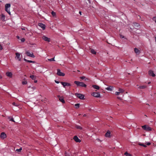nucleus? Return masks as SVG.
I'll return each instance as SVG.
<instances>
[{
	"mask_svg": "<svg viewBox=\"0 0 156 156\" xmlns=\"http://www.w3.org/2000/svg\"><path fill=\"white\" fill-rule=\"evenodd\" d=\"M74 83L75 84H76L77 86H80L85 87H87V85L82 82L75 81Z\"/></svg>",
	"mask_w": 156,
	"mask_h": 156,
	"instance_id": "1",
	"label": "nucleus"
},
{
	"mask_svg": "<svg viewBox=\"0 0 156 156\" xmlns=\"http://www.w3.org/2000/svg\"><path fill=\"white\" fill-rule=\"evenodd\" d=\"M11 5L10 4H6L5 5V10L6 11L9 15L10 14V8Z\"/></svg>",
	"mask_w": 156,
	"mask_h": 156,
	"instance_id": "2",
	"label": "nucleus"
},
{
	"mask_svg": "<svg viewBox=\"0 0 156 156\" xmlns=\"http://www.w3.org/2000/svg\"><path fill=\"white\" fill-rule=\"evenodd\" d=\"M142 128L146 131H150L151 130V129L149 126L145 125L141 126Z\"/></svg>",
	"mask_w": 156,
	"mask_h": 156,
	"instance_id": "3",
	"label": "nucleus"
},
{
	"mask_svg": "<svg viewBox=\"0 0 156 156\" xmlns=\"http://www.w3.org/2000/svg\"><path fill=\"white\" fill-rule=\"evenodd\" d=\"M75 95L76 97L78 98H79L81 99H83L84 98V95L82 94L79 93H76Z\"/></svg>",
	"mask_w": 156,
	"mask_h": 156,
	"instance_id": "4",
	"label": "nucleus"
},
{
	"mask_svg": "<svg viewBox=\"0 0 156 156\" xmlns=\"http://www.w3.org/2000/svg\"><path fill=\"white\" fill-rule=\"evenodd\" d=\"M57 74L60 76H64L65 75V74L61 72L60 70L59 69H57Z\"/></svg>",
	"mask_w": 156,
	"mask_h": 156,
	"instance_id": "5",
	"label": "nucleus"
},
{
	"mask_svg": "<svg viewBox=\"0 0 156 156\" xmlns=\"http://www.w3.org/2000/svg\"><path fill=\"white\" fill-rule=\"evenodd\" d=\"M91 95L96 98H100V94L98 92H93L92 93Z\"/></svg>",
	"mask_w": 156,
	"mask_h": 156,
	"instance_id": "6",
	"label": "nucleus"
},
{
	"mask_svg": "<svg viewBox=\"0 0 156 156\" xmlns=\"http://www.w3.org/2000/svg\"><path fill=\"white\" fill-rule=\"evenodd\" d=\"M25 54L27 56H28L32 58H34L35 57V56L34 55V54L33 53H31L28 51H26Z\"/></svg>",
	"mask_w": 156,
	"mask_h": 156,
	"instance_id": "7",
	"label": "nucleus"
},
{
	"mask_svg": "<svg viewBox=\"0 0 156 156\" xmlns=\"http://www.w3.org/2000/svg\"><path fill=\"white\" fill-rule=\"evenodd\" d=\"M61 83L62 84L63 86L64 87H65L66 86H70L71 85V84L70 83H66V82H61Z\"/></svg>",
	"mask_w": 156,
	"mask_h": 156,
	"instance_id": "8",
	"label": "nucleus"
},
{
	"mask_svg": "<svg viewBox=\"0 0 156 156\" xmlns=\"http://www.w3.org/2000/svg\"><path fill=\"white\" fill-rule=\"evenodd\" d=\"M42 39L44 41L49 42L50 41V39L46 37L45 36H43L42 37Z\"/></svg>",
	"mask_w": 156,
	"mask_h": 156,
	"instance_id": "9",
	"label": "nucleus"
},
{
	"mask_svg": "<svg viewBox=\"0 0 156 156\" xmlns=\"http://www.w3.org/2000/svg\"><path fill=\"white\" fill-rule=\"evenodd\" d=\"M59 98V100L62 103H65V101L64 99V98L63 97L60 96L59 95L57 96Z\"/></svg>",
	"mask_w": 156,
	"mask_h": 156,
	"instance_id": "10",
	"label": "nucleus"
},
{
	"mask_svg": "<svg viewBox=\"0 0 156 156\" xmlns=\"http://www.w3.org/2000/svg\"><path fill=\"white\" fill-rule=\"evenodd\" d=\"M0 137L1 138L4 139L6 137V135L4 132H2L1 133Z\"/></svg>",
	"mask_w": 156,
	"mask_h": 156,
	"instance_id": "11",
	"label": "nucleus"
},
{
	"mask_svg": "<svg viewBox=\"0 0 156 156\" xmlns=\"http://www.w3.org/2000/svg\"><path fill=\"white\" fill-rule=\"evenodd\" d=\"M73 138L74 140L76 142H80L81 141L76 136H74Z\"/></svg>",
	"mask_w": 156,
	"mask_h": 156,
	"instance_id": "12",
	"label": "nucleus"
},
{
	"mask_svg": "<svg viewBox=\"0 0 156 156\" xmlns=\"http://www.w3.org/2000/svg\"><path fill=\"white\" fill-rule=\"evenodd\" d=\"M38 26L42 28L43 30L45 29V25L41 23H40L38 24Z\"/></svg>",
	"mask_w": 156,
	"mask_h": 156,
	"instance_id": "13",
	"label": "nucleus"
},
{
	"mask_svg": "<svg viewBox=\"0 0 156 156\" xmlns=\"http://www.w3.org/2000/svg\"><path fill=\"white\" fill-rule=\"evenodd\" d=\"M148 74L150 76H152L153 77H154L155 76V74L153 73V72L152 70H150L148 72Z\"/></svg>",
	"mask_w": 156,
	"mask_h": 156,
	"instance_id": "14",
	"label": "nucleus"
},
{
	"mask_svg": "<svg viewBox=\"0 0 156 156\" xmlns=\"http://www.w3.org/2000/svg\"><path fill=\"white\" fill-rule=\"evenodd\" d=\"M6 75L10 78L12 77V74L11 72H7L6 73Z\"/></svg>",
	"mask_w": 156,
	"mask_h": 156,
	"instance_id": "15",
	"label": "nucleus"
},
{
	"mask_svg": "<svg viewBox=\"0 0 156 156\" xmlns=\"http://www.w3.org/2000/svg\"><path fill=\"white\" fill-rule=\"evenodd\" d=\"M135 52L137 54L139 55L140 52V50L136 48H135L134 49Z\"/></svg>",
	"mask_w": 156,
	"mask_h": 156,
	"instance_id": "16",
	"label": "nucleus"
},
{
	"mask_svg": "<svg viewBox=\"0 0 156 156\" xmlns=\"http://www.w3.org/2000/svg\"><path fill=\"white\" fill-rule=\"evenodd\" d=\"M16 58L17 59H19V60L20 61L21 60V59L20 58V54L18 53H16Z\"/></svg>",
	"mask_w": 156,
	"mask_h": 156,
	"instance_id": "17",
	"label": "nucleus"
},
{
	"mask_svg": "<svg viewBox=\"0 0 156 156\" xmlns=\"http://www.w3.org/2000/svg\"><path fill=\"white\" fill-rule=\"evenodd\" d=\"M110 131H108L105 134V136L106 137H109L110 135Z\"/></svg>",
	"mask_w": 156,
	"mask_h": 156,
	"instance_id": "18",
	"label": "nucleus"
},
{
	"mask_svg": "<svg viewBox=\"0 0 156 156\" xmlns=\"http://www.w3.org/2000/svg\"><path fill=\"white\" fill-rule=\"evenodd\" d=\"M92 87L95 89L99 90L100 89L99 87L97 85H93Z\"/></svg>",
	"mask_w": 156,
	"mask_h": 156,
	"instance_id": "19",
	"label": "nucleus"
},
{
	"mask_svg": "<svg viewBox=\"0 0 156 156\" xmlns=\"http://www.w3.org/2000/svg\"><path fill=\"white\" fill-rule=\"evenodd\" d=\"M113 87L112 86H109L106 88V89L109 91H111L112 90Z\"/></svg>",
	"mask_w": 156,
	"mask_h": 156,
	"instance_id": "20",
	"label": "nucleus"
},
{
	"mask_svg": "<svg viewBox=\"0 0 156 156\" xmlns=\"http://www.w3.org/2000/svg\"><path fill=\"white\" fill-rule=\"evenodd\" d=\"M146 87H147L146 86H145V85L140 86H139L138 88L143 89H144V88H146Z\"/></svg>",
	"mask_w": 156,
	"mask_h": 156,
	"instance_id": "21",
	"label": "nucleus"
},
{
	"mask_svg": "<svg viewBox=\"0 0 156 156\" xmlns=\"http://www.w3.org/2000/svg\"><path fill=\"white\" fill-rule=\"evenodd\" d=\"M8 119H9V121H11L13 122H15V121H14V120L11 117H10V116L8 117Z\"/></svg>",
	"mask_w": 156,
	"mask_h": 156,
	"instance_id": "22",
	"label": "nucleus"
},
{
	"mask_svg": "<svg viewBox=\"0 0 156 156\" xmlns=\"http://www.w3.org/2000/svg\"><path fill=\"white\" fill-rule=\"evenodd\" d=\"M30 77L33 80H35L36 78V77L34 75L30 76Z\"/></svg>",
	"mask_w": 156,
	"mask_h": 156,
	"instance_id": "23",
	"label": "nucleus"
},
{
	"mask_svg": "<svg viewBox=\"0 0 156 156\" xmlns=\"http://www.w3.org/2000/svg\"><path fill=\"white\" fill-rule=\"evenodd\" d=\"M76 128L77 129H79L80 130H81L82 129V128L81 126L78 125H76Z\"/></svg>",
	"mask_w": 156,
	"mask_h": 156,
	"instance_id": "24",
	"label": "nucleus"
},
{
	"mask_svg": "<svg viewBox=\"0 0 156 156\" xmlns=\"http://www.w3.org/2000/svg\"><path fill=\"white\" fill-rule=\"evenodd\" d=\"M118 91L120 93H123L124 91V90L121 88H119Z\"/></svg>",
	"mask_w": 156,
	"mask_h": 156,
	"instance_id": "25",
	"label": "nucleus"
},
{
	"mask_svg": "<svg viewBox=\"0 0 156 156\" xmlns=\"http://www.w3.org/2000/svg\"><path fill=\"white\" fill-rule=\"evenodd\" d=\"M90 52L93 54H96V52L94 49H91L90 50Z\"/></svg>",
	"mask_w": 156,
	"mask_h": 156,
	"instance_id": "26",
	"label": "nucleus"
},
{
	"mask_svg": "<svg viewBox=\"0 0 156 156\" xmlns=\"http://www.w3.org/2000/svg\"><path fill=\"white\" fill-rule=\"evenodd\" d=\"M1 19H2V20L3 21H5V16L3 15V14H2V15H1Z\"/></svg>",
	"mask_w": 156,
	"mask_h": 156,
	"instance_id": "27",
	"label": "nucleus"
},
{
	"mask_svg": "<svg viewBox=\"0 0 156 156\" xmlns=\"http://www.w3.org/2000/svg\"><path fill=\"white\" fill-rule=\"evenodd\" d=\"M80 105V104L79 103H77V104H76L75 105L76 108H78L79 107Z\"/></svg>",
	"mask_w": 156,
	"mask_h": 156,
	"instance_id": "28",
	"label": "nucleus"
},
{
	"mask_svg": "<svg viewBox=\"0 0 156 156\" xmlns=\"http://www.w3.org/2000/svg\"><path fill=\"white\" fill-rule=\"evenodd\" d=\"M138 144H139V145L143 146V147H147V146L146 145H145V144H142V143H139Z\"/></svg>",
	"mask_w": 156,
	"mask_h": 156,
	"instance_id": "29",
	"label": "nucleus"
},
{
	"mask_svg": "<svg viewBox=\"0 0 156 156\" xmlns=\"http://www.w3.org/2000/svg\"><path fill=\"white\" fill-rule=\"evenodd\" d=\"M55 59V57H54L53 58H51V59H48V61H55V60L54 59Z\"/></svg>",
	"mask_w": 156,
	"mask_h": 156,
	"instance_id": "30",
	"label": "nucleus"
},
{
	"mask_svg": "<svg viewBox=\"0 0 156 156\" xmlns=\"http://www.w3.org/2000/svg\"><path fill=\"white\" fill-rule=\"evenodd\" d=\"M124 154L126 155V156H131V155L130 154H129L127 152H126L125 154Z\"/></svg>",
	"mask_w": 156,
	"mask_h": 156,
	"instance_id": "31",
	"label": "nucleus"
},
{
	"mask_svg": "<svg viewBox=\"0 0 156 156\" xmlns=\"http://www.w3.org/2000/svg\"><path fill=\"white\" fill-rule=\"evenodd\" d=\"M152 19L155 22V23H156V16H154L152 18Z\"/></svg>",
	"mask_w": 156,
	"mask_h": 156,
	"instance_id": "32",
	"label": "nucleus"
},
{
	"mask_svg": "<svg viewBox=\"0 0 156 156\" xmlns=\"http://www.w3.org/2000/svg\"><path fill=\"white\" fill-rule=\"evenodd\" d=\"M22 150V148H20L19 149H16V151L18 152H20Z\"/></svg>",
	"mask_w": 156,
	"mask_h": 156,
	"instance_id": "33",
	"label": "nucleus"
},
{
	"mask_svg": "<svg viewBox=\"0 0 156 156\" xmlns=\"http://www.w3.org/2000/svg\"><path fill=\"white\" fill-rule=\"evenodd\" d=\"M51 14L53 16H55L56 15V13H55V12H54V11H52L51 12Z\"/></svg>",
	"mask_w": 156,
	"mask_h": 156,
	"instance_id": "34",
	"label": "nucleus"
},
{
	"mask_svg": "<svg viewBox=\"0 0 156 156\" xmlns=\"http://www.w3.org/2000/svg\"><path fill=\"white\" fill-rule=\"evenodd\" d=\"M27 83V82L26 81H23L22 82V84H26Z\"/></svg>",
	"mask_w": 156,
	"mask_h": 156,
	"instance_id": "35",
	"label": "nucleus"
},
{
	"mask_svg": "<svg viewBox=\"0 0 156 156\" xmlns=\"http://www.w3.org/2000/svg\"><path fill=\"white\" fill-rule=\"evenodd\" d=\"M120 92H119H119H115V94L116 95H119L120 94Z\"/></svg>",
	"mask_w": 156,
	"mask_h": 156,
	"instance_id": "36",
	"label": "nucleus"
},
{
	"mask_svg": "<svg viewBox=\"0 0 156 156\" xmlns=\"http://www.w3.org/2000/svg\"><path fill=\"white\" fill-rule=\"evenodd\" d=\"M12 105L16 106H18V105L15 102L12 103Z\"/></svg>",
	"mask_w": 156,
	"mask_h": 156,
	"instance_id": "37",
	"label": "nucleus"
},
{
	"mask_svg": "<svg viewBox=\"0 0 156 156\" xmlns=\"http://www.w3.org/2000/svg\"><path fill=\"white\" fill-rule=\"evenodd\" d=\"M85 78L86 77L85 76H83L80 77V78L82 80L84 79H85Z\"/></svg>",
	"mask_w": 156,
	"mask_h": 156,
	"instance_id": "38",
	"label": "nucleus"
},
{
	"mask_svg": "<svg viewBox=\"0 0 156 156\" xmlns=\"http://www.w3.org/2000/svg\"><path fill=\"white\" fill-rule=\"evenodd\" d=\"M134 25L135 26H136L137 27H138L139 26V24L137 23H135L134 24Z\"/></svg>",
	"mask_w": 156,
	"mask_h": 156,
	"instance_id": "39",
	"label": "nucleus"
},
{
	"mask_svg": "<svg viewBox=\"0 0 156 156\" xmlns=\"http://www.w3.org/2000/svg\"><path fill=\"white\" fill-rule=\"evenodd\" d=\"M21 41L22 42H24L25 41V39L24 38H23L21 39Z\"/></svg>",
	"mask_w": 156,
	"mask_h": 156,
	"instance_id": "40",
	"label": "nucleus"
},
{
	"mask_svg": "<svg viewBox=\"0 0 156 156\" xmlns=\"http://www.w3.org/2000/svg\"><path fill=\"white\" fill-rule=\"evenodd\" d=\"M27 62H30V63H34L35 62L34 61H32L29 60H28V61H27Z\"/></svg>",
	"mask_w": 156,
	"mask_h": 156,
	"instance_id": "41",
	"label": "nucleus"
},
{
	"mask_svg": "<svg viewBox=\"0 0 156 156\" xmlns=\"http://www.w3.org/2000/svg\"><path fill=\"white\" fill-rule=\"evenodd\" d=\"M120 36L121 38H123L124 37V36L121 34H120Z\"/></svg>",
	"mask_w": 156,
	"mask_h": 156,
	"instance_id": "42",
	"label": "nucleus"
},
{
	"mask_svg": "<svg viewBox=\"0 0 156 156\" xmlns=\"http://www.w3.org/2000/svg\"><path fill=\"white\" fill-rule=\"evenodd\" d=\"M151 144L150 142H148L146 143L147 145H148V146L150 145Z\"/></svg>",
	"mask_w": 156,
	"mask_h": 156,
	"instance_id": "43",
	"label": "nucleus"
},
{
	"mask_svg": "<svg viewBox=\"0 0 156 156\" xmlns=\"http://www.w3.org/2000/svg\"><path fill=\"white\" fill-rule=\"evenodd\" d=\"M3 48L2 45L0 44V50L2 49Z\"/></svg>",
	"mask_w": 156,
	"mask_h": 156,
	"instance_id": "44",
	"label": "nucleus"
},
{
	"mask_svg": "<svg viewBox=\"0 0 156 156\" xmlns=\"http://www.w3.org/2000/svg\"><path fill=\"white\" fill-rule=\"evenodd\" d=\"M55 82L56 83H59V81H57L56 80H55Z\"/></svg>",
	"mask_w": 156,
	"mask_h": 156,
	"instance_id": "45",
	"label": "nucleus"
},
{
	"mask_svg": "<svg viewBox=\"0 0 156 156\" xmlns=\"http://www.w3.org/2000/svg\"><path fill=\"white\" fill-rule=\"evenodd\" d=\"M23 59L25 61L27 62V61H28V60H27V59H25V58H24Z\"/></svg>",
	"mask_w": 156,
	"mask_h": 156,
	"instance_id": "46",
	"label": "nucleus"
},
{
	"mask_svg": "<svg viewBox=\"0 0 156 156\" xmlns=\"http://www.w3.org/2000/svg\"><path fill=\"white\" fill-rule=\"evenodd\" d=\"M137 18L138 19H140V18H141V17L140 16L138 15V16Z\"/></svg>",
	"mask_w": 156,
	"mask_h": 156,
	"instance_id": "47",
	"label": "nucleus"
},
{
	"mask_svg": "<svg viewBox=\"0 0 156 156\" xmlns=\"http://www.w3.org/2000/svg\"><path fill=\"white\" fill-rule=\"evenodd\" d=\"M117 98L119 99H120V100L121 99V98L120 97H118Z\"/></svg>",
	"mask_w": 156,
	"mask_h": 156,
	"instance_id": "48",
	"label": "nucleus"
},
{
	"mask_svg": "<svg viewBox=\"0 0 156 156\" xmlns=\"http://www.w3.org/2000/svg\"><path fill=\"white\" fill-rule=\"evenodd\" d=\"M97 140L98 141H101V140L99 139H97Z\"/></svg>",
	"mask_w": 156,
	"mask_h": 156,
	"instance_id": "49",
	"label": "nucleus"
},
{
	"mask_svg": "<svg viewBox=\"0 0 156 156\" xmlns=\"http://www.w3.org/2000/svg\"><path fill=\"white\" fill-rule=\"evenodd\" d=\"M34 80V83H37V80H35H35Z\"/></svg>",
	"mask_w": 156,
	"mask_h": 156,
	"instance_id": "50",
	"label": "nucleus"
},
{
	"mask_svg": "<svg viewBox=\"0 0 156 156\" xmlns=\"http://www.w3.org/2000/svg\"><path fill=\"white\" fill-rule=\"evenodd\" d=\"M79 13H80V15H81V12H80V11L79 12Z\"/></svg>",
	"mask_w": 156,
	"mask_h": 156,
	"instance_id": "51",
	"label": "nucleus"
},
{
	"mask_svg": "<svg viewBox=\"0 0 156 156\" xmlns=\"http://www.w3.org/2000/svg\"><path fill=\"white\" fill-rule=\"evenodd\" d=\"M17 38L18 39H19L20 38V37H19V36H17Z\"/></svg>",
	"mask_w": 156,
	"mask_h": 156,
	"instance_id": "52",
	"label": "nucleus"
},
{
	"mask_svg": "<svg viewBox=\"0 0 156 156\" xmlns=\"http://www.w3.org/2000/svg\"><path fill=\"white\" fill-rule=\"evenodd\" d=\"M86 116V114H84L83 115V116Z\"/></svg>",
	"mask_w": 156,
	"mask_h": 156,
	"instance_id": "53",
	"label": "nucleus"
},
{
	"mask_svg": "<svg viewBox=\"0 0 156 156\" xmlns=\"http://www.w3.org/2000/svg\"><path fill=\"white\" fill-rule=\"evenodd\" d=\"M21 29L22 30H25V29L24 28H22Z\"/></svg>",
	"mask_w": 156,
	"mask_h": 156,
	"instance_id": "54",
	"label": "nucleus"
},
{
	"mask_svg": "<svg viewBox=\"0 0 156 156\" xmlns=\"http://www.w3.org/2000/svg\"><path fill=\"white\" fill-rule=\"evenodd\" d=\"M10 44V43H8L7 44V45H9Z\"/></svg>",
	"mask_w": 156,
	"mask_h": 156,
	"instance_id": "55",
	"label": "nucleus"
},
{
	"mask_svg": "<svg viewBox=\"0 0 156 156\" xmlns=\"http://www.w3.org/2000/svg\"><path fill=\"white\" fill-rule=\"evenodd\" d=\"M151 83V82H149L148 83V84H149Z\"/></svg>",
	"mask_w": 156,
	"mask_h": 156,
	"instance_id": "56",
	"label": "nucleus"
},
{
	"mask_svg": "<svg viewBox=\"0 0 156 156\" xmlns=\"http://www.w3.org/2000/svg\"><path fill=\"white\" fill-rule=\"evenodd\" d=\"M146 105H149V104H147Z\"/></svg>",
	"mask_w": 156,
	"mask_h": 156,
	"instance_id": "57",
	"label": "nucleus"
},
{
	"mask_svg": "<svg viewBox=\"0 0 156 156\" xmlns=\"http://www.w3.org/2000/svg\"><path fill=\"white\" fill-rule=\"evenodd\" d=\"M65 154H66V156H67L66 155V152H65Z\"/></svg>",
	"mask_w": 156,
	"mask_h": 156,
	"instance_id": "58",
	"label": "nucleus"
},
{
	"mask_svg": "<svg viewBox=\"0 0 156 156\" xmlns=\"http://www.w3.org/2000/svg\"><path fill=\"white\" fill-rule=\"evenodd\" d=\"M77 71H78V72H80V71L79 70H77Z\"/></svg>",
	"mask_w": 156,
	"mask_h": 156,
	"instance_id": "59",
	"label": "nucleus"
},
{
	"mask_svg": "<svg viewBox=\"0 0 156 156\" xmlns=\"http://www.w3.org/2000/svg\"><path fill=\"white\" fill-rule=\"evenodd\" d=\"M137 86H139V85H137Z\"/></svg>",
	"mask_w": 156,
	"mask_h": 156,
	"instance_id": "60",
	"label": "nucleus"
},
{
	"mask_svg": "<svg viewBox=\"0 0 156 156\" xmlns=\"http://www.w3.org/2000/svg\"><path fill=\"white\" fill-rule=\"evenodd\" d=\"M86 3L87 4H88V3H87V2H86Z\"/></svg>",
	"mask_w": 156,
	"mask_h": 156,
	"instance_id": "61",
	"label": "nucleus"
}]
</instances>
